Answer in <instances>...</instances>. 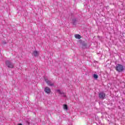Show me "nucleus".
I'll return each mask as SVG.
<instances>
[{
    "label": "nucleus",
    "mask_w": 125,
    "mask_h": 125,
    "mask_svg": "<svg viewBox=\"0 0 125 125\" xmlns=\"http://www.w3.org/2000/svg\"><path fill=\"white\" fill-rule=\"evenodd\" d=\"M5 64L8 68L10 69H13V68H14V63H13V62H12L10 60H6L5 61Z\"/></svg>",
    "instance_id": "1"
},
{
    "label": "nucleus",
    "mask_w": 125,
    "mask_h": 125,
    "mask_svg": "<svg viewBox=\"0 0 125 125\" xmlns=\"http://www.w3.org/2000/svg\"><path fill=\"white\" fill-rule=\"evenodd\" d=\"M115 70L117 72H123L125 68H124V66L122 64H118L115 67Z\"/></svg>",
    "instance_id": "2"
},
{
    "label": "nucleus",
    "mask_w": 125,
    "mask_h": 125,
    "mask_svg": "<svg viewBox=\"0 0 125 125\" xmlns=\"http://www.w3.org/2000/svg\"><path fill=\"white\" fill-rule=\"evenodd\" d=\"M99 97L100 98V99L103 100L104 99H105V97H106V94L104 92H101L99 94Z\"/></svg>",
    "instance_id": "3"
},
{
    "label": "nucleus",
    "mask_w": 125,
    "mask_h": 125,
    "mask_svg": "<svg viewBox=\"0 0 125 125\" xmlns=\"http://www.w3.org/2000/svg\"><path fill=\"white\" fill-rule=\"evenodd\" d=\"M44 81L48 85H50V86H52L54 85V84H53V83H51V82L50 81H49V80H48V79L45 78Z\"/></svg>",
    "instance_id": "4"
},
{
    "label": "nucleus",
    "mask_w": 125,
    "mask_h": 125,
    "mask_svg": "<svg viewBox=\"0 0 125 125\" xmlns=\"http://www.w3.org/2000/svg\"><path fill=\"white\" fill-rule=\"evenodd\" d=\"M79 42L81 44H82L83 47L86 48V46L87 45V43H86L85 42L83 41L82 40H80Z\"/></svg>",
    "instance_id": "5"
},
{
    "label": "nucleus",
    "mask_w": 125,
    "mask_h": 125,
    "mask_svg": "<svg viewBox=\"0 0 125 125\" xmlns=\"http://www.w3.org/2000/svg\"><path fill=\"white\" fill-rule=\"evenodd\" d=\"M44 91L45 92H46V93H50L51 92V90H50V88L48 87H46L44 89Z\"/></svg>",
    "instance_id": "6"
},
{
    "label": "nucleus",
    "mask_w": 125,
    "mask_h": 125,
    "mask_svg": "<svg viewBox=\"0 0 125 125\" xmlns=\"http://www.w3.org/2000/svg\"><path fill=\"white\" fill-rule=\"evenodd\" d=\"M32 54L34 57H38L39 56V52L37 50L34 51Z\"/></svg>",
    "instance_id": "7"
},
{
    "label": "nucleus",
    "mask_w": 125,
    "mask_h": 125,
    "mask_svg": "<svg viewBox=\"0 0 125 125\" xmlns=\"http://www.w3.org/2000/svg\"><path fill=\"white\" fill-rule=\"evenodd\" d=\"M75 38L76 39H78V40H80L82 38V36H81L79 34H76L75 35Z\"/></svg>",
    "instance_id": "8"
},
{
    "label": "nucleus",
    "mask_w": 125,
    "mask_h": 125,
    "mask_svg": "<svg viewBox=\"0 0 125 125\" xmlns=\"http://www.w3.org/2000/svg\"><path fill=\"white\" fill-rule=\"evenodd\" d=\"M63 109L65 110V111H67L68 110V105L64 104H63Z\"/></svg>",
    "instance_id": "9"
},
{
    "label": "nucleus",
    "mask_w": 125,
    "mask_h": 125,
    "mask_svg": "<svg viewBox=\"0 0 125 125\" xmlns=\"http://www.w3.org/2000/svg\"><path fill=\"white\" fill-rule=\"evenodd\" d=\"M76 22H77V20L76 19H73L72 20V23L73 25H76Z\"/></svg>",
    "instance_id": "10"
},
{
    "label": "nucleus",
    "mask_w": 125,
    "mask_h": 125,
    "mask_svg": "<svg viewBox=\"0 0 125 125\" xmlns=\"http://www.w3.org/2000/svg\"><path fill=\"white\" fill-rule=\"evenodd\" d=\"M94 78L96 80H97L98 79V75L97 74H94Z\"/></svg>",
    "instance_id": "11"
},
{
    "label": "nucleus",
    "mask_w": 125,
    "mask_h": 125,
    "mask_svg": "<svg viewBox=\"0 0 125 125\" xmlns=\"http://www.w3.org/2000/svg\"><path fill=\"white\" fill-rule=\"evenodd\" d=\"M56 91L59 94H62V93H61V91L59 90H56Z\"/></svg>",
    "instance_id": "12"
},
{
    "label": "nucleus",
    "mask_w": 125,
    "mask_h": 125,
    "mask_svg": "<svg viewBox=\"0 0 125 125\" xmlns=\"http://www.w3.org/2000/svg\"><path fill=\"white\" fill-rule=\"evenodd\" d=\"M63 98L66 99V96H65V95H63Z\"/></svg>",
    "instance_id": "13"
},
{
    "label": "nucleus",
    "mask_w": 125,
    "mask_h": 125,
    "mask_svg": "<svg viewBox=\"0 0 125 125\" xmlns=\"http://www.w3.org/2000/svg\"><path fill=\"white\" fill-rule=\"evenodd\" d=\"M18 125H22V124H20Z\"/></svg>",
    "instance_id": "14"
},
{
    "label": "nucleus",
    "mask_w": 125,
    "mask_h": 125,
    "mask_svg": "<svg viewBox=\"0 0 125 125\" xmlns=\"http://www.w3.org/2000/svg\"><path fill=\"white\" fill-rule=\"evenodd\" d=\"M3 43H6L5 42H3Z\"/></svg>",
    "instance_id": "15"
}]
</instances>
